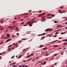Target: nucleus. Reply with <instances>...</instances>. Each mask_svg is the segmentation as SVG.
Here are the masks:
<instances>
[{
    "label": "nucleus",
    "mask_w": 67,
    "mask_h": 67,
    "mask_svg": "<svg viewBox=\"0 0 67 67\" xmlns=\"http://www.w3.org/2000/svg\"><path fill=\"white\" fill-rule=\"evenodd\" d=\"M12 46V45H9L8 46V47H11V46Z\"/></svg>",
    "instance_id": "23"
},
{
    "label": "nucleus",
    "mask_w": 67,
    "mask_h": 67,
    "mask_svg": "<svg viewBox=\"0 0 67 67\" xmlns=\"http://www.w3.org/2000/svg\"><path fill=\"white\" fill-rule=\"evenodd\" d=\"M53 59H54V58H51V59H52V60H53Z\"/></svg>",
    "instance_id": "48"
},
{
    "label": "nucleus",
    "mask_w": 67,
    "mask_h": 67,
    "mask_svg": "<svg viewBox=\"0 0 67 67\" xmlns=\"http://www.w3.org/2000/svg\"><path fill=\"white\" fill-rule=\"evenodd\" d=\"M15 66H16V65H14L13 66V67H15Z\"/></svg>",
    "instance_id": "29"
},
{
    "label": "nucleus",
    "mask_w": 67,
    "mask_h": 67,
    "mask_svg": "<svg viewBox=\"0 0 67 67\" xmlns=\"http://www.w3.org/2000/svg\"><path fill=\"white\" fill-rule=\"evenodd\" d=\"M63 54H64V53H63V52H62L61 53V55H63Z\"/></svg>",
    "instance_id": "38"
},
{
    "label": "nucleus",
    "mask_w": 67,
    "mask_h": 67,
    "mask_svg": "<svg viewBox=\"0 0 67 67\" xmlns=\"http://www.w3.org/2000/svg\"><path fill=\"white\" fill-rule=\"evenodd\" d=\"M3 20H2L1 21V23H3Z\"/></svg>",
    "instance_id": "25"
},
{
    "label": "nucleus",
    "mask_w": 67,
    "mask_h": 67,
    "mask_svg": "<svg viewBox=\"0 0 67 67\" xmlns=\"http://www.w3.org/2000/svg\"><path fill=\"white\" fill-rule=\"evenodd\" d=\"M23 67H27V66L26 65H23Z\"/></svg>",
    "instance_id": "7"
},
{
    "label": "nucleus",
    "mask_w": 67,
    "mask_h": 67,
    "mask_svg": "<svg viewBox=\"0 0 67 67\" xmlns=\"http://www.w3.org/2000/svg\"><path fill=\"white\" fill-rule=\"evenodd\" d=\"M55 34H58V32H56Z\"/></svg>",
    "instance_id": "47"
},
{
    "label": "nucleus",
    "mask_w": 67,
    "mask_h": 67,
    "mask_svg": "<svg viewBox=\"0 0 67 67\" xmlns=\"http://www.w3.org/2000/svg\"><path fill=\"white\" fill-rule=\"evenodd\" d=\"M12 48V50H13V49H14V48Z\"/></svg>",
    "instance_id": "58"
},
{
    "label": "nucleus",
    "mask_w": 67,
    "mask_h": 67,
    "mask_svg": "<svg viewBox=\"0 0 67 67\" xmlns=\"http://www.w3.org/2000/svg\"><path fill=\"white\" fill-rule=\"evenodd\" d=\"M15 64V63H12V64H11V65H13V64Z\"/></svg>",
    "instance_id": "22"
},
{
    "label": "nucleus",
    "mask_w": 67,
    "mask_h": 67,
    "mask_svg": "<svg viewBox=\"0 0 67 67\" xmlns=\"http://www.w3.org/2000/svg\"><path fill=\"white\" fill-rule=\"evenodd\" d=\"M34 55V54L33 53L31 54V56H32V55Z\"/></svg>",
    "instance_id": "41"
},
{
    "label": "nucleus",
    "mask_w": 67,
    "mask_h": 67,
    "mask_svg": "<svg viewBox=\"0 0 67 67\" xmlns=\"http://www.w3.org/2000/svg\"><path fill=\"white\" fill-rule=\"evenodd\" d=\"M16 22V21H14V22H12L13 23H15V22Z\"/></svg>",
    "instance_id": "30"
},
{
    "label": "nucleus",
    "mask_w": 67,
    "mask_h": 67,
    "mask_svg": "<svg viewBox=\"0 0 67 67\" xmlns=\"http://www.w3.org/2000/svg\"><path fill=\"white\" fill-rule=\"evenodd\" d=\"M24 22L22 23H21V24H24Z\"/></svg>",
    "instance_id": "46"
},
{
    "label": "nucleus",
    "mask_w": 67,
    "mask_h": 67,
    "mask_svg": "<svg viewBox=\"0 0 67 67\" xmlns=\"http://www.w3.org/2000/svg\"><path fill=\"white\" fill-rule=\"evenodd\" d=\"M30 54L29 53H28L26 54V55H28V54Z\"/></svg>",
    "instance_id": "63"
},
{
    "label": "nucleus",
    "mask_w": 67,
    "mask_h": 67,
    "mask_svg": "<svg viewBox=\"0 0 67 67\" xmlns=\"http://www.w3.org/2000/svg\"><path fill=\"white\" fill-rule=\"evenodd\" d=\"M18 44V43H16V44L14 43L13 45H14V46H15L16 45H17Z\"/></svg>",
    "instance_id": "16"
},
{
    "label": "nucleus",
    "mask_w": 67,
    "mask_h": 67,
    "mask_svg": "<svg viewBox=\"0 0 67 67\" xmlns=\"http://www.w3.org/2000/svg\"><path fill=\"white\" fill-rule=\"evenodd\" d=\"M52 17H49L48 18V19H52Z\"/></svg>",
    "instance_id": "50"
},
{
    "label": "nucleus",
    "mask_w": 67,
    "mask_h": 67,
    "mask_svg": "<svg viewBox=\"0 0 67 67\" xmlns=\"http://www.w3.org/2000/svg\"><path fill=\"white\" fill-rule=\"evenodd\" d=\"M62 18L63 19H66V17H62Z\"/></svg>",
    "instance_id": "33"
},
{
    "label": "nucleus",
    "mask_w": 67,
    "mask_h": 67,
    "mask_svg": "<svg viewBox=\"0 0 67 67\" xmlns=\"http://www.w3.org/2000/svg\"><path fill=\"white\" fill-rule=\"evenodd\" d=\"M16 35H19V33H17V34H16Z\"/></svg>",
    "instance_id": "42"
},
{
    "label": "nucleus",
    "mask_w": 67,
    "mask_h": 67,
    "mask_svg": "<svg viewBox=\"0 0 67 67\" xmlns=\"http://www.w3.org/2000/svg\"><path fill=\"white\" fill-rule=\"evenodd\" d=\"M14 58V56H13L11 57V59H13V58Z\"/></svg>",
    "instance_id": "15"
},
{
    "label": "nucleus",
    "mask_w": 67,
    "mask_h": 67,
    "mask_svg": "<svg viewBox=\"0 0 67 67\" xmlns=\"http://www.w3.org/2000/svg\"><path fill=\"white\" fill-rule=\"evenodd\" d=\"M18 45H17L16 46V47H18Z\"/></svg>",
    "instance_id": "57"
},
{
    "label": "nucleus",
    "mask_w": 67,
    "mask_h": 67,
    "mask_svg": "<svg viewBox=\"0 0 67 67\" xmlns=\"http://www.w3.org/2000/svg\"><path fill=\"white\" fill-rule=\"evenodd\" d=\"M49 31L48 29L45 30V31L46 32H47V31Z\"/></svg>",
    "instance_id": "11"
},
{
    "label": "nucleus",
    "mask_w": 67,
    "mask_h": 67,
    "mask_svg": "<svg viewBox=\"0 0 67 67\" xmlns=\"http://www.w3.org/2000/svg\"><path fill=\"white\" fill-rule=\"evenodd\" d=\"M60 25H58V26H57V27H60Z\"/></svg>",
    "instance_id": "24"
},
{
    "label": "nucleus",
    "mask_w": 67,
    "mask_h": 67,
    "mask_svg": "<svg viewBox=\"0 0 67 67\" xmlns=\"http://www.w3.org/2000/svg\"><path fill=\"white\" fill-rule=\"evenodd\" d=\"M54 16H55V15H52V17H54Z\"/></svg>",
    "instance_id": "26"
},
{
    "label": "nucleus",
    "mask_w": 67,
    "mask_h": 67,
    "mask_svg": "<svg viewBox=\"0 0 67 67\" xmlns=\"http://www.w3.org/2000/svg\"><path fill=\"white\" fill-rule=\"evenodd\" d=\"M38 36H42V34L41 35H38Z\"/></svg>",
    "instance_id": "39"
},
{
    "label": "nucleus",
    "mask_w": 67,
    "mask_h": 67,
    "mask_svg": "<svg viewBox=\"0 0 67 67\" xmlns=\"http://www.w3.org/2000/svg\"><path fill=\"white\" fill-rule=\"evenodd\" d=\"M27 25H24V26H26Z\"/></svg>",
    "instance_id": "59"
},
{
    "label": "nucleus",
    "mask_w": 67,
    "mask_h": 67,
    "mask_svg": "<svg viewBox=\"0 0 67 67\" xmlns=\"http://www.w3.org/2000/svg\"><path fill=\"white\" fill-rule=\"evenodd\" d=\"M9 38L8 37V36L7 37H6L5 38V39H7V38Z\"/></svg>",
    "instance_id": "13"
},
{
    "label": "nucleus",
    "mask_w": 67,
    "mask_h": 67,
    "mask_svg": "<svg viewBox=\"0 0 67 67\" xmlns=\"http://www.w3.org/2000/svg\"><path fill=\"white\" fill-rule=\"evenodd\" d=\"M30 14V15H32V13H26L25 14H24V15H27V14Z\"/></svg>",
    "instance_id": "6"
},
{
    "label": "nucleus",
    "mask_w": 67,
    "mask_h": 67,
    "mask_svg": "<svg viewBox=\"0 0 67 67\" xmlns=\"http://www.w3.org/2000/svg\"><path fill=\"white\" fill-rule=\"evenodd\" d=\"M42 20H45V18H43L42 19Z\"/></svg>",
    "instance_id": "61"
},
{
    "label": "nucleus",
    "mask_w": 67,
    "mask_h": 67,
    "mask_svg": "<svg viewBox=\"0 0 67 67\" xmlns=\"http://www.w3.org/2000/svg\"><path fill=\"white\" fill-rule=\"evenodd\" d=\"M11 39H8L6 43H7V42H8L10 41H11Z\"/></svg>",
    "instance_id": "4"
},
{
    "label": "nucleus",
    "mask_w": 67,
    "mask_h": 67,
    "mask_svg": "<svg viewBox=\"0 0 67 67\" xmlns=\"http://www.w3.org/2000/svg\"><path fill=\"white\" fill-rule=\"evenodd\" d=\"M25 61H26V60H24L23 61V62H24V63H25Z\"/></svg>",
    "instance_id": "53"
},
{
    "label": "nucleus",
    "mask_w": 67,
    "mask_h": 67,
    "mask_svg": "<svg viewBox=\"0 0 67 67\" xmlns=\"http://www.w3.org/2000/svg\"><path fill=\"white\" fill-rule=\"evenodd\" d=\"M57 40H56L55 41H53V43H55V42H57Z\"/></svg>",
    "instance_id": "17"
},
{
    "label": "nucleus",
    "mask_w": 67,
    "mask_h": 67,
    "mask_svg": "<svg viewBox=\"0 0 67 67\" xmlns=\"http://www.w3.org/2000/svg\"><path fill=\"white\" fill-rule=\"evenodd\" d=\"M52 14H48L47 15L48 16V15H51Z\"/></svg>",
    "instance_id": "35"
},
{
    "label": "nucleus",
    "mask_w": 67,
    "mask_h": 67,
    "mask_svg": "<svg viewBox=\"0 0 67 67\" xmlns=\"http://www.w3.org/2000/svg\"><path fill=\"white\" fill-rule=\"evenodd\" d=\"M46 63V62H44V63H42V64H43V65H45L46 64L45 63Z\"/></svg>",
    "instance_id": "10"
},
{
    "label": "nucleus",
    "mask_w": 67,
    "mask_h": 67,
    "mask_svg": "<svg viewBox=\"0 0 67 67\" xmlns=\"http://www.w3.org/2000/svg\"><path fill=\"white\" fill-rule=\"evenodd\" d=\"M54 65H57V63H55Z\"/></svg>",
    "instance_id": "56"
},
{
    "label": "nucleus",
    "mask_w": 67,
    "mask_h": 67,
    "mask_svg": "<svg viewBox=\"0 0 67 67\" xmlns=\"http://www.w3.org/2000/svg\"><path fill=\"white\" fill-rule=\"evenodd\" d=\"M45 15V13H43V14H40V15L38 16V17H41V16H42V15Z\"/></svg>",
    "instance_id": "3"
},
{
    "label": "nucleus",
    "mask_w": 67,
    "mask_h": 67,
    "mask_svg": "<svg viewBox=\"0 0 67 67\" xmlns=\"http://www.w3.org/2000/svg\"><path fill=\"white\" fill-rule=\"evenodd\" d=\"M57 22V21H55L54 22V23H56Z\"/></svg>",
    "instance_id": "34"
},
{
    "label": "nucleus",
    "mask_w": 67,
    "mask_h": 67,
    "mask_svg": "<svg viewBox=\"0 0 67 67\" xmlns=\"http://www.w3.org/2000/svg\"><path fill=\"white\" fill-rule=\"evenodd\" d=\"M29 26H32V23H31L29 24Z\"/></svg>",
    "instance_id": "9"
},
{
    "label": "nucleus",
    "mask_w": 67,
    "mask_h": 67,
    "mask_svg": "<svg viewBox=\"0 0 67 67\" xmlns=\"http://www.w3.org/2000/svg\"><path fill=\"white\" fill-rule=\"evenodd\" d=\"M22 40H27V38H25V39H24V38H23V39H22Z\"/></svg>",
    "instance_id": "12"
},
{
    "label": "nucleus",
    "mask_w": 67,
    "mask_h": 67,
    "mask_svg": "<svg viewBox=\"0 0 67 67\" xmlns=\"http://www.w3.org/2000/svg\"><path fill=\"white\" fill-rule=\"evenodd\" d=\"M43 45H41V46H40V48H41V47H43Z\"/></svg>",
    "instance_id": "20"
},
{
    "label": "nucleus",
    "mask_w": 67,
    "mask_h": 67,
    "mask_svg": "<svg viewBox=\"0 0 67 67\" xmlns=\"http://www.w3.org/2000/svg\"><path fill=\"white\" fill-rule=\"evenodd\" d=\"M57 54H55L54 55V56H57Z\"/></svg>",
    "instance_id": "28"
},
{
    "label": "nucleus",
    "mask_w": 67,
    "mask_h": 67,
    "mask_svg": "<svg viewBox=\"0 0 67 67\" xmlns=\"http://www.w3.org/2000/svg\"><path fill=\"white\" fill-rule=\"evenodd\" d=\"M11 48H9V49H8V51H10V50H11Z\"/></svg>",
    "instance_id": "49"
},
{
    "label": "nucleus",
    "mask_w": 67,
    "mask_h": 67,
    "mask_svg": "<svg viewBox=\"0 0 67 67\" xmlns=\"http://www.w3.org/2000/svg\"><path fill=\"white\" fill-rule=\"evenodd\" d=\"M20 20H21V21H23V20L22 19H20Z\"/></svg>",
    "instance_id": "62"
},
{
    "label": "nucleus",
    "mask_w": 67,
    "mask_h": 67,
    "mask_svg": "<svg viewBox=\"0 0 67 67\" xmlns=\"http://www.w3.org/2000/svg\"><path fill=\"white\" fill-rule=\"evenodd\" d=\"M45 56H48V54H45Z\"/></svg>",
    "instance_id": "44"
},
{
    "label": "nucleus",
    "mask_w": 67,
    "mask_h": 67,
    "mask_svg": "<svg viewBox=\"0 0 67 67\" xmlns=\"http://www.w3.org/2000/svg\"><path fill=\"white\" fill-rule=\"evenodd\" d=\"M30 55H29L27 56V57L28 58H29V57H30Z\"/></svg>",
    "instance_id": "21"
},
{
    "label": "nucleus",
    "mask_w": 67,
    "mask_h": 67,
    "mask_svg": "<svg viewBox=\"0 0 67 67\" xmlns=\"http://www.w3.org/2000/svg\"><path fill=\"white\" fill-rule=\"evenodd\" d=\"M35 59H32V61H34Z\"/></svg>",
    "instance_id": "45"
},
{
    "label": "nucleus",
    "mask_w": 67,
    "mask_h": 67,
    "mask_svg": "<svg viewBox=\"0 0 67 67\" xmlns=\"http://www.w3.org/2000/svg\"><path fill=\"white\" fill-rule=\"evenodd\" d=\"M30 59H29L27 60V61H30Z\"/></svg>",
    "instance_id": "36"
},
{
    "label": "nucleus",
    "mask_w": 67,
    "mask_h": 67,
    "mask_svg": "<svg viewBox=\"0 0 67 67\" xmlns=\"http://www.w3.org/2000/svg\"><path fill=\"white\" fill-rule=\"evenodd\" d=\"M25 49H24L23 51V52H24V51H25Z\"/></svg>",
    "instance_id": "54"
},
{
    "label": "nucleus",
    "mask_w": 67,
    "mask_h": 67,
    "mask_svg": "<svg viewBox=\"0 0 67 67\" xmlns=\"http://www.w3.org/2000/svg\"><path fill=\"white\" fill-rule=\"evenodd\" d=\"M31 11H32V10H30L29 11V12H31Z\"/></svg>",
    "instance_id": "37"
},
{
    "label": "nucleus",
    "mask_w": 67,
    "mask_h": 67,
    "mask_svg": "<svg viewBox=\"0 0 67 67\" xmlns=\"http://www.w3.org/2000/svg\"><path fill=\"white\" fill-rule=\"evenodd\" d=\"M48 30H49V31H52V30H53L52 29H48Z\"/></svg>",
    "instance_id": "8"
},
{
    "label": "nucleus",
    "mask_w": 67,
    "mask_h": 67,
    "mask_svg": "<svg viewBox=\"0 0 67 67\" xmlns=\"http://www.w3.org/2000/svg\"><path fill=\"white\" fill-rule=\"evenodd\" d=\"M63 41H65V42H67V39L66 40H63Z\"/></svg>",
    "instance_id": "27"
},
{
    "label": "nucleus",
    "mask_w": 67,
    "mask_h": 67,
    "mask_svg": "<svg viewBox=\"0 0 67 67\" xmlns=\"http://www.w3.org/2000/svg\"><path fill=\"white\" fill-rule=\"evenodd\" d=\"M62 11H60V12H59V13H62Z\"/></svg>",
    "instance_id": "55"
},
{
    "label": "nucleus",
    "mask_w": 67,
    "mask_h": 67,
    "mask_svg": "<svg viewBox=\"0 0 67 67\" xmlns=\"http://www.w3.org/2000/svg\"><path fill=\"white\" fill-rule=\"evenodd\" d=\"M65 24H67V22L65 23Z\"/></svg>",
    "instance_id": "64"
},
{
    "label": "nucleus",
    "mask_w": 67,
    "mask_h": 67,
    "mask_svg": "<svg viewBox=\"0 0 67 67\" xmlns=\"http://www.w3.org/2000/svg\"><path fill=\"white\" fill-rule=\"evenodd\" d=\"M64 44L65 45H66L67 44L66 43H64Z\"/></svg>",
    "instance_id": "60"
},
{
    "label": "nucleus",
    "mask_w": 67,
    "mask_h": 67,
    "mask_svg": "<svg viewBox=\"0 0 67 67\" xmlns=\"http://www.w3.org/2000/svg\"><path fill=\"white\" fill-rule=\"evenodd\" d=\"M22 66H23V65H20L19 66V67H21Z\"/></svg>",
    "instance_id": "43"
},
{
    "label": "nucleus",
    "mask_w": 67,
    "mask_h": 67,
    "mask_svg": "<svg viewBox=\"0 0 67 67\" xmlns=\"http://www.w3.org/2000/svg\"><path fill=\"white\" fill-rule=\"evenodd\" d=\"M33 21H32V22H31V21H29L26 24H29V23H34V22H35V23H36V21H35H35H34V20H33Z\"/></svg>",
    "instance_id": "1"
},
{
    "label": "nucleus",
    "mask_w": 67,
    "mask_h": 67,
    "mask_svg": "<svg viewBox=\"0 0 67 67\" xmlns=\"http://www.w3.org/2000/svg\"><path fill=\"white\" fill-rule=\"evenodd\" d=\"M54 37H57V35H55L54 36Z\"/></svg>",
    "instance_id": "32"
},
{
    "label": "nucleus",
    "mask_w": 67,
    "mask_h": 67,
    "mask_svg": "<svg viewBox=\"0 0 67 67\" xmlns=\"http://www.w3.org/2000/svg\"><path fill=\"white\" fill-rule=\"evenodd\" d=\"M17 18H14V20H16V19Z\"/></svg>",
    "instance_id": "51"
},
{
    "label": "nucleus",
    "mask_w": 67,
    "mask_h": 67,
    "mask_svg": "<svg viewBox=\"0 0 67 67\" xmlns=\"http://www.w3.org/2000/svg\"><path fill=\"white\" fill-rule=\"evenodd\" d=\"M45 34H45V33L43 34H41V36H42V35H45Z\"/></svg>",
    "instance_id": "19"
},
{
    "label": "nucleus",
    "mask_w": 67,
    "mask_h": 67,
    "mask_svg": "<svg viewBox=\"0 0 67 67\" xmlns=\"http://www.w3.org/2000/svg\"><path fill=\"white\" fill-rule=\"evenodd\" d=\"M45 38V36H43V37L42 38L41 40H43Z\"/></svg>",
    "instance_id": "14"
},
{
    "label": "nucleus",
    "mask_w": 67,
    "mask_h": 67,
    "mask_svg": "<svg viewBox=\"0 0 67 67\" xmlns=\"http://www.w3.org/2000/svg\"><path fill=\"white\" fill-rule=\"evenodd\" d=\"M14 27H13V26H8V28H9L11 30H12V29H13V28H14Z\"/></svg>",
    "instance_id": "2"
},
{
    "label": "nucleus",
    "mask_w": 67,
    "mask_h": 67,
    "mask_svg": "<svg viewBox=\"0 0 67 67\" xmlns=\"http://www.w3.org/2000/svg\"><path fill=\"white\" fill-rule=\"evenodd\" d=\"M64 34V33L63 32H62L61 33V34Z\"/></svg>",
    "instance_id": "52"
},
{
    "label": "nucleus",
    "mask_w": 67,
    "mask_h": 67,
    "mask_svg": "<svg viewBox=\"0 0 67 67\" xmlns=\"http://www.w3.org/2000/svg\"><path fill=\"white\" fill-rule=\"evenodd\" d=\"M21 56H19V57H18V58H21Z\"/></svg>",
    "instance_id": "40"
},
{
    "label": "nucleus",
    "mask_w": 67,
    "mask_h": 67,
    "mask_svg": "<svg viewBox=\"0 0 67 67\" xmlns=\"http://www.w3.org/2000/svg\"><path fill=\"white\" fill-rule=\"evenodd\" d=\"M7 37H8L9 38L10 37V34H8L7 35Z\"/></svg>",
    "instance_id": "5"
},
{
    "label": "nucleus",
    "mask_w": 67,
    "mask_h": 67,
    "mask_svg": "<svg viewBox=\"0 0 67 67\" xmlns=\"http://www.w3.org/2000/svg\"><path fill=\"white\" fill-rule=\"evenodd\" d=\"M54 46V47H57V46H58L57 45H55Z\"/></svg>",
    "instance_id": "18"
},
{
    "label": "nucleus",
    "mask_w": 67,
    "mask_h": 67,
    "mask_svg": "<svg viewBox=\"0 0 67 67\" xmlns=\"http://www.w3.org/2000/svg\"><path fill=\"white\" fill-rule=\"evenodd\" d=\"M35 18H34L33 19H31V20H35Z\"/></svg>",
    "instance_id": "31"
}]
</instances>
